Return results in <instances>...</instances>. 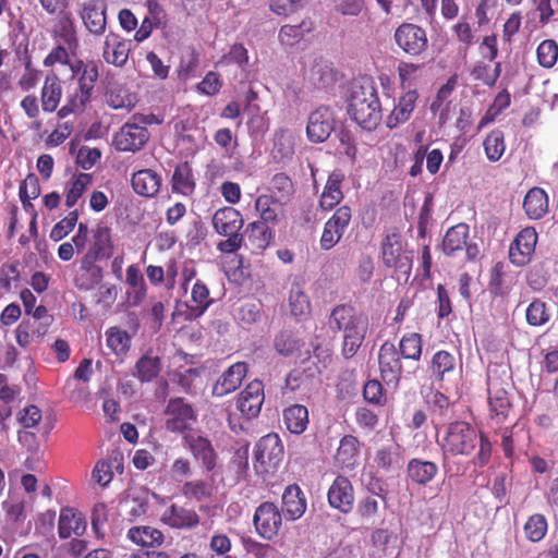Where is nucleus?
Masks as SVG:
<instances>
[{"instance_id":"f257e3e1","label":"nucleus","mask_w":558,"mask_h":558,"mask_svg":"<svg viewBox=\"0 0 558 558\" xmlns=\"http://www.w3.org/2000/svg\"><path fill=\"white\" fill-rule=\"evenodd\" d=\"M442 452V468L446 473L459 474L449 462V457L470 456L478 445V451L472 463L482 469L486 466L492 458L493 446L489 438L477 430L465 421L451 422L445 427L444 435L438 441Z\"/></svg>"},{"instance_id":"f03ea898","label":"nucleus","mask_w":558,"mask_h":558,"mask_svg":"<svg viewBox=\"0 0 558 558\" xmlns=\"http://www.w3.org/2000/svg\"><path fill=\"white\" fill-rule=\"evenodd\" d=\"M348 114L365 131L375 130L381 121V105L375 83L365 78L352 85Z\"/></svg>"},{"instance_id":"7ed1b4c3","label":"nucleus","mask_w":558,"mask_h":558,"mask_svg":"<svg viewBox=\"0 0 558 558\" xmlns=\"http://www.w3.org/2000/svg\"><path fill=\"white\" fill-rule=\"evenodd\" d=\"M71 70L77 76V87L68 93L65 104L58 110L60 119H64L72 113L83 112L90 102L99 77L98 64L94 60H77L71 65Z\"/></svg>"},{"instance_id":"20e7f679","label":"nucleus","mask_w":558,"mask_h":558,"mask_svg":"<svg viewBox=\"0 0 558 558\" xmlns=\"http://www.w3.org/2000/svg\"><path fill=\"white\" fill-rule=\"evenodd\" d=\"M214 230L226 240L217 244V250L222 254L238 252L243 243L244 235L240 232L244 226V219L240 210L231 206L217 209L211 219Z\"/></svg>"},{"instance_id":"39448f33","label":"nucleus","mask_w":558,"mask_h":558,"mask_svg":"<svg viewBox=\"0 0 558 558\" xmlns=\"http://www.w3.org/2000/svg\"><path fill=\"white\" fill-rule=\"evenodd\" d=\"M381 262L384 266L393 271L398 280H408L413 264V257L407 251L399 232H390L385 235L380 245Z\"/></svg>"},{"instance_id":"423d86ee","label":"nucleus","mask_w":558,"mask_h":558,"mask_svg":"<svg viewBox=\"0 0 558 558\" xmlns=\"http://www.w3.org/2000/svg\"><path fill=\"white\" fill-rule=\"evenodd\" d=\"M510 389L511 384L508 378L504 379L497 374H488L487 392L489 416L497 424L506 422L512 411Z\"/></svg>"},{"instance_id":"0eeeda50","label":"nucleus","mask_w":558,"mask_h":558,"mask_svg":"<svg viewBox=\"0 0 558 558\" xmlns=\"http://www.w3.org/2000/svg\"><path fill=\"white\" fill-rule=\"evenodd\" d=\"M284 458L283 444L278 434L263 436L255 446L254 469L259 474L274 473Z\"/></svg>"},{"instance_id":"6e6552de","label":"nucleus","mask_w":558,"mask_h":558,"mask_svg":"<svg viewBox=\"0 0 558 558\" xmlns=\"http://www.w3.org/2000/svg\"><path fill=\"white\" fill-rule=\"evenodd\" d=\"M393 38L397 46L411 57H420L428 50L427 32L417 24L402 23L396 28Z\"/></svg>"},{"instance_id":"1a4fd4ad","label":"nucleus","mask_w":558,"mask_h":558,"mask_svg":"<svg viewBox=\"0 0 558 558\" xmlns=\"http://www.w3.org/2000/svg\"><path fill=\"white\" fill-rule=\"evenodd\" d=\"M197 416L183 398L170 399L165 409V427L171 433L183 434L191 429Z\"/></svg>"},{"instance_id":"9d476101","label":"nucleus","mask_w":558,"mask_h":558,"mask_svg":"<svg viewBox=\"0 0 558 558\" xmlns=\"http://www.w3.org/2000/svg\"><path fill=\"white\" fill-rule=\"evenodd\" d=\"M183 446L204 471L210 473L216 469L219 456L209 438L196 433H186L183 436Z\"/></svg>"},{"instance_id":"9b49d317","label":"nucleus","mask_w":558,"mask_h":558,"mask_svg":"<svg viewBox=\"0 0 558 558\" xmlns=\"http://www.w3.org/2000/svg\"><path fill=\"white\" fill-rule=\"evenodd\" d=\"M147 128L134 121L132 116L113 136V144L119 151L136 153L149 141Z\"/></svg>"},{"instance_id":"f8f14e48","label":"nucleus","mask_w":558,"mask_h":558,"mask_svg":"<svg viewBox=\"0 0 558 558\" xmlns=\"http://www.w3.org/2000/svg\"><path fill=\"white\" fill-rule=\"evenodd\" d=\"M253 523L262 538L271 541L281 529L282 513L274 502L264 501L256 508Z\"/></svg>"},{"instance_id":"ddd939ff","label":"nucleus","mask_w":558,"mask_h":558,"mask_svg":"<svg viewBox=\"0 0 558 558\" xmlns=\"http://www.w3.org/2000/svg\"><path fill=\"white\" fill-rule=\"evenodd\" d=\"M107 8L105 0H84L78 3L77 14L92 35L100 37L106 33Z\"/></svg>"},{"instance_id":"4468645a","label":"nucleus","mask_w":558,"mask_h":558,"mask_svg":"<svg viewBox=\"0 0 558 558\" xmlns=\"http://www.w3.org/2000/svg\"><path fill=\"white\" fill-rule=\"evenodd\" d=\"M351 208L343 205L326 221L320 236V247L323 250L329 251L339 243L351 221Z\"/></svg>"},{"instance_id":"2eb2a0df","label":"nucleus","mask_w":558,"mask_h":558,"mask_svg":"<svg viewBox=\"0 0 558 558\" xmlns=\"http://www.w3.org/2000/svg\"><path fill=\"white\" fill-rule=\"evenodd\" d=\"M378 365L383 380L397 386L401 378L403 366L401 355L396 345L389 341L384 342L378 351Z\"/></svg>"},{"instance_id":"dca6fc26","label":"nucleus","mask_w":558,"mask_h":558,"mask_svg":"<svg viewBox=\"0 0 558 558\" xmlns=\"http://www.w3.org/2000/svg\"><path fill=\"white\" fill-rule=\"evenodd\" d=\"M537 232L533 227L522 229L509 247L510 262L515 266L530 263L537 243Z\"/></svg>"},{"instance_id":"f3484780","label":"nucleus","mask_w":558,"mask_h":558,"mask_svg":"<svg viewBox=\"0 0 558 558\" xmlns=\"http://www.w3.org/2000/svg\"><path fill=\"white\" fill-rule=\"evenodd\" d=\"M469 226L466 223H458L449 228L442 240V252L447 256H453L457 252L465 250L469 260L477 255V246L469 244Z\"/></svg>"},{"instance_id":"a211bd4d","label":"nucleus","mask_w":558,"mask_h":558,"mask_svg":"<svg viewBox=\"0 0 558 558\" xmlns=\"http://www.w3.org/2000/svg\"><path fill=\"white\" fill-rule=\"evenodd\" d=\"M333 129L335 117L330 108L322 106L310 114L306 134L311 142H325L330 136Z\"/></svg>"},{"instance_id":"6ab92c4d","label":"nucleus","mask_w":558,"mask_h":558,"mask_svg":"<svg viewBox=\"0 0 558 558\" xmlns=\"http://www.w3.org/2000/svg\"><path fill=\"white\" fill-rule=\"evenodd\" d=\"M132 43L120 34L110 32L106 35L102 45V59L106 63L122 68L126 64Z\"/></svg>"},{"instance_id":"aec40b11","label":"nucleus","mask_w":558,"mask_h":558,"mask_svg":"<svg viewBox=\"0 0 558 558\" xmlns=\"http://www.w3.org/2000/svg\"><path fill=\"white\" fill-rule=\"evenodd\" d=\"M327 499L329 506L341 513L351 512L354 505V488L350 480L338 475L328 489Z\"/></svg>"},{"instance_id":"412c9836","label":"nucleus","mask_w":558,"mask_h":558,"mask_svg":"<svg viewBox=\"0 0 558 558\" xmlns=\"http://www.w3.org/2000/svg\"><path fill=\"white\" fill-rule=\"evenodd\" d=\"M264 385L260 380H253L240 392L236 408L246 418L256 417L264 403Z\"/></svg>"},{"instance_id":"4be33fe9","label":"nucleus","mask_w":558,"mask_h":558,"mask_svg":"<svg viewBox=\"0 0 558 558\" xmlns=\"http://www.w3.org/2000/svg\"><path fill=\"white\" fill-rule=\"evenodd\" d=\"M57 14L58 17L51 27V35L54 39L62 40L71 53L74 54L78 49V37L72 13L65 10Z\"/></svg>"},{"instance_id":"5701e85b","label":"nucleus","mask_w":558,"mask_h":558,"mask_svg":"<svg viewBox=\"0 0 558 558\" xmlns=\"http://www.w3.org/2000/svg\"><path fill=\"white\" fill-rule=\"evenodd\" d=\"M245 245L256 254L263 253L275 238L274 230L264 221H252L247 223L244 233Z\"/></svg>"},{"instance_id":"b1692460","label":"nucleus","mask_w":558,"mask_h":558,"mask_svg":"<svg viewBox=\"0 0 558 558\" xmlns=\"http://www.w3.org/2000/svg\"><path fill=\"white\" fill-rule=\"evenodd\" d=\"M246 373V363L238 362L232 364L219 376L215 383L213 387V395L216 397H223L235 391L241 386Z\"/></svg>"},{"instance_id":"393cba45","label":"nucleus","mask_w":558,"mask_h":558,"mask_svg":"<svg viewBox=\"0 0 558 558\" xmlns=\"http://www.w3.org/2000/svg\"><path fill=\"white\" fill-rule=\"evenodd\" d=\"M113 241L111 229L105 225H97L92 230V241L85 254L92 255L100 260L109 259L113 255Z\"/></svg>"},{"instance_id":"a878e982","label":"nucleus","mask_w":558,"mask_h":558,"mask_svg":"<svg viewBox=\"0 0 558 558\" xmlns=\"http://www.w3.org/2000/svg\"><path fill=\"white\" fill-rule=\"evenodd\" d=\"M418 99L416 89H409L403 93L395 105L392 111L386 119V126L390 130L410 120Z\"/></svg>"},{"instance_id":"bb28decb","label":"nucleus","mask_w":558,"mask_h":558,"mask_svg":"<svg viewBox=\"0 0 558 558\" xmlns=\"http://www.w3.org/2000/svg\"><path fill=\"white\" fill-rule=\"evenodd\" d=\"M86 520L84 515L73 508H62L58 522V534L62 539L72 535L82 536L86 531Z\"/></svg>"},{"instance_id":"cd10ccee","label":"nucleus","mask_w":558,"mask_h":558,"mask_svg":"<svg viewBox=\"0 0 558 558\" xmlns=\"http://www.w3.org/2000/svg\"><path fill=\"white\" fill-rule=\"evenodd\" d=\"M161 521L173 529H193L199 523V515L193 509L172 504L161 517Z\"/></svg>"},{"instance_id":"c85d7f7f","label":"nucleus","mask_w":558,"mask_h":558,"mask_svg":"<svg viewBox=\"0 0 558 558\" xmlns=\"http://www.w3.org/2000/svg\"><path fill=\"white\" fill-rule=\"evenodd\" d=\"M62 82L56 73H50L45 77L40 90V106L44 112H54L62 98Z\"/></svg>"},{"instance_id":"c756f323","label":"nucleus","mask_w":558,"mask_h":558,"mask_svg":"<svg viewBox=\"0 0 558 558\" xmlns=\"http://www.w3.org/2000/svg\"><path fill=\"white\" fill-rule=\"evenodd\" d=\"M306 507V498L301 487L296 484L287 486L282 495V512L287 518L293 521L300 519Z\"/></svg>"},{"instance_id":"7c9ffc66","label":"nucleus","mask_w":558,"mask_h":558,"mask_svg":"<svg viewBox=\"0 0 558 558\" xmlns=\"http://www.w3.org/2000/svg\"><path fill=\"white\" fill-rule=\"evenodd\" d=\"M363 323L365 320L356 315L355 310L351 305L347 304L337 305L331 311L328 319L331 330L342 332L349 331Z\"/></svg>"},{"instance_id":"2f4dec72","label":"nucleus","mask_w":558,"mask_h":558,"mask_svg":"<svg viewBox=\"0 0 558 558\" xmlns=\"http://www.w3.org/2000/svg\"><path fill=\"white\" fill-rule=\"evenodd\" d=\"M363 323L365 320L356 315L355 310L351 305L347 304L337 305L331 311L328 319L331 330L342 332L349 331Z\"/></svg>"},{"instance_id":"473e14b6","label":"nucleus","mask_w":558,"mask_h":558,"mask_svg":"<svg viewBox=\"0 0 558 558\" xmlns=\"http://www.w3.org/2000/svg\"><path fill=\"white\" fill-rule=\"evenodd\" d=\"M131 183L136 194L153 197L160 190L161 177L151 169H142L132 174Z\"/></svg>"},{"instance_id":"72a5a7b5","label":"nucleus","mask_w":558,"mask_h":558,"mask_svg":"<svg viewBox=\"0 0 558 558\" xmlns=\"http://www.w3.org/2000/svg\"><path fill=\"white\" fill-rule=\"evenodd\" d=\"M437 463L421 458H413L407 464L408 477L417 485H427L438 474Z\"/></svg>"},{"instance_id":"f704fd0d","label":"nucleus","mask_w":558,"mask_h":558,"mask_svg":"<svg viewBox=\"0 0 558 558\" xmlns=\"http://www.w3.org/2000/svg\"><path fill=\"white\" fill-rule=\"evenodd\" d=\"M196 187L193 169L189 162H180L175 166L171 178L173 193L191 196Z\"/></svg>"},{"instance_id":"c9c22d12","label":"nucleus","mask_w":558,"mask_h":558,"mask_svg":"<svg viewBox=\"0 0 558 558\" xmlns=\"http://www.w3.org/2000/svg\"><path fill=\"white\" fill-rule=\"evenodd\" d=\"M343 180L344 175L340 171L329 174L319 199V205L324 210H331L342 201L341 184Z\"/></svg>"},{"instance_id":"e433bc0d","label":"nucleus","mask_w":558,"mask_h":558,"mask_svg":"<svg viewBox=\"0 0 558 558\" xmlns=\"http://www.w3.org/2000/svg\"><path fill=\"white\" fill-rule=\"evenodd\" d=\"M523 209L530 219L543 218L548 211V196L541 187L531 189L524 199Z\"/></svg>"},{"instance_id":"4c0bfd02","label":"nucleus","mask_w":558,"mask_h":558,"mask_svg":"<svg viewBox=\"0 0 558 558\" xmlns=\"http://www.w3.org/2000/svg\"><path fill=\"white\" fill-rule=\"evenodd\" d=\"M128 538L142 547H159L165 542L163 533L153 526H133L128 531Z\"/></svg>"},{"instance_id":"58836bf2","label":"nucleus","mask_w":558,"mask_h":558,"mask_svg":"<svg viewBox=\"0 0 558 558\" xmlns=\"http://www.w3.org/2000/svg\"><path fill=\"white\" fill-rule=\"evenodd\" d=\"M361 451V442L353 435H344L339 444L336 460L345 469H352L356 465Z\"/></svg>"},{"instance_id":"ea45409f","label":"nucleus","mask_w":558,"mask_h":558,"mask_svg":"<svg viewBox=\"0 0 558 558\" xmlns=\"http://www.w3.org/2000/svg\"><path fill=\"white\" fill-rule=\"evenodd\" d=\"M255 209L259 214L260 219L258 221H264L267 226L279 223L282 208L279 201L274 196L259 195L255 201Z\"/></svg>"},{"instance_id":"a19ab883","label":"nucleus","mask_w":558,"mask_h":558,"mask_svg":"<svg viewBox=\"0 0 558 558\" xmlns=\"http://www.w3.org/2000/svg\"><path fill=\"white\" fill-rule=\"evenodd\" d=\"M287 429L295 435L302 434L308 424V410L302 404H293L283 411Z\"/></svg>"},{"instance_id":"79ce46f5","label":"nucleus","mask_w":558,"mask_h":558,"mask_svg":"<svg viewBox=\"0 0 558 558\" xmlns=\"http://www.w3.org/2000/svg\"><path fill=\"white\" fill-rule=\"evenodd\" d=\"M314 29L313 22L307 19L303 20L298 25L286 24L281 26L279 31V41L284 46H294L304 39L306 34H310Z\"/></svg>"},{"instance_id":"37998d69","label":"nucleus","mask_w":558,"mask_h":558,"mask_svg":"<svg viewBox=\"0 0 558 558\" xmlns=\"http://www.w3.org/2000/svg\"><path fill=\"white\" fill-rule=\"evenodd\" d=\"M397 350L403 360L418 362L423 352L422 335L418 332L403 335Z\"/></svg>"},{"instance_id":"c03bdc74","label":"nucleus","mask_w":558,"mask_h":558,"mask_svg":"<svg viewBox=\"0 0 558 558\" xmlns=\"http://www.w3.org/2000/svg\"><path fill=\"white\" fill-rule=\"evenodd\" d=\"M303 345L304 342L290 330H281L274 338V348L282 356H292L299 353Z\"/></svg>"},{"instance_id":"a18cd8bd","label":"nucleus","mask_w":558,"mask_h":558,"mask_svg":"<svg viewBox=\"0 0 558 558\" xmlns=\"http://www.w3.org/2000/svg\"><path fill=\"white\" fill-rule=\"evenodd\" d=\"M367 331V323H363L349 331L343 332L342 355L345 359L354 356L362 345Z\"/></svg>"},{"instance_id":"49530a36","label":"nucleus","mask_w":558,"mask_h":558,"mask_svg":"<svg viewBox=\"0 0 558 558\" xmlns=\"http://www.w3.org/2000/svg\"><path fill=\"white\" fill-rule=\"evenodd\" d=\"M290 312L294 317H305L311 313V302L303 288L293 283L289 292Z\"/></svg>"},{"instance_id":"de8ad7c7","label":"nucleus","mask_w":558,"mask_h":558,"mask_svg":"<svg viewBox=\"0 0 558 558\" xmlns=\"http://www.w3.org/2000/svg\"><path fill=\"white\" fill-rule=\"evenodd\" d=\"M181 494L190 500L204 501L213 496V485L205 480L185 481Z\"/></svg>"},{"instance_id":"09e8293b","label":"nucleus","mask_w":558,"mask_h":558,"mask_svg":"<svg viewBox=\"0 0 558 558\" xmlns=\"http://www.w3.org/2000/svg\"><path fill=\"white\" fill-rule=\"evenodd\" d=\"M107 347L116 354H125L131 347V336L128 331L122 330L120 327H109L106 332Z\"/></svg>"},{"instance_id":"8fccbe9b","label":"nucleus","mask_w":558,"mask_h":558,"mask_svg":"<svg viewBox=\"0 0 558 558\" xmlns=\"http://www.w3.org/2000/svg\"><path fill=\"white\" fill-rule=\"evenodd\" d=\"M456 357L446 350L437 351L430 361V372L432 375L438 379L442 380L445 375L452 373L456 369Z\"/></svg>"},{"instance_id":"3c124183","label":"nucleus","mask_w":558,"mask_h":558,"mask_svg":"<svg viewBox=\"0 0 558 558\" xmlns=\"http://www.w3.org/2000/svg\"><path fill=\"white\" fill-rule=\"evenodd\" d=\"M92 181L93 177L89 173H78L72 178L69 182L65 194L66 207L71 208L77 203L87 187L92 184Z\"/></svg>"},{"instance_id":"603ef678","label":"nucleus","mask_w":558,"mask_h":558,"mask_svg":"<svg viewBox=\"0 0 558 558\" xmlns=\"http://www.w3.org/2000/svg\"><path fill=\"white\" fill-rule=\"evenodd\" d=\"M191 298L194 305L190 307V311L191 315L195 318L202 316L213 303V300L209 298V289L201 280L194 283Z\"/></svg>"},{"instance_id":"864d4df0","label":"nucleus","mask_w":558,"mask_h":558,"mask_svg":"<svg viewBox=\"0 0 558 558\" xmlns=\"http://www.w3.org/2000/svg\"><path fill=\"white\" fill-rule=\"evenodd\" d=\"M483 146L487 159L493 162L498 161L506 150L504 132L498 129L489 132L483 142Z\"/></svg>"},{"instance_id":"5fc2aeb1","label":"nucleus","mask_w":558,"mask_h":558,"mask_svg":"<svg viewBox=\"0 0 558 558\" xmlns=\"http://www.w3.org/2000/svg\"><path fill=\"white\" fill-rule=\"evenodd\" d=\"M310 77L318 87H328L337 81V72L327 61L319 60L311 69Z\"/></svg>"},{"instance_id":"6e6d98bb","label":"nucleus","mask_w":558,"mask_h":558,"mask_svg":"<svg viewBox=\"0 0 558 558\" xmlns=\"http://www.w3.org/2000/svg\"><path fill=\"white\" fill-rule=\"evenodd\" d=\"M126 283L135 289L132 296V305L137 306L142 304L146 296L147 287L144 277L136 265H130L126 268Z\"/></svg>"},{"instance_id":"4d7b16f0","label":"nucleus","mask_w":558,"mask_h":558,"mask_svg":"<svg viewBox=\"0 0 558 558\" xmlns=\"http://www.w3.org/2000/svg\"><path fill=\"white\" fill-rule=\"evenodd\" d=\"M161 369V362L158 356L143 355L136 362L137 377L143 383H149L156 378Z\"/></svg>"},{"instance_id":"13d9d810","label":"nucleus","mask_w":558,"mask_h":558,"mask_svg":"<svg viewBox=\"0 0 558 558\" xmlns=\"http://www.w3.org/2000/svg\"><path fill=\"white\" fill-rule=\"evenodd\" d=\"M547 520L543 514L535 513L529 517L523 530L526 538L532 543L542 541L547 533Z\"/></svg>"},{"instance_id":"bf43d9fd","label":"nucleus","mask_w":558,"mask_h":558,"mask_svg":"<svg viewBox=\"0 0 558 558\" xmlns=\"http://www.w3.org/2000/svg\"><path fill=\"white\" fill-rule=\"evenodd\" d=\"M536 57L541 66L553 68L558 60V44L554 39L543 40L536 49Z\"/></svg>"},{"instance_id":"052dcab7","label":"nucleus","mask_w":558,"mask_h":558,"mask_svg":"<svg viewBox=\"0 0 558 558\" xmlns=\"http://www.w3.org/2000/svg\"><path fill=\"white\" fill-rule=\"evenodd\" d=\"M525 318L529 325L538 327L543 326L550 319V315L545 302L535 299L530 303L525 311Z\"/></svg>"},{"instance_id":"680f3d73","label":"nucleus","mask_w":558,"mask_h":558,"mask_svg":"<svg viewBox=\"0 0 558 558\" xmlns=\"http://www.w3.org/2000/svg\"><path fill=\"white\" fill-rule=\"evenodd\" d=\"M40 194V184L38 178L34 173H29L20 184L19 195L20 199L26 209L32 206L31 201L35 199Z\"/></svg>"},{"instance_id":"e2e57ef3","label":"nucleus","mask_w":558,"mask_h":558,"mask_svg":"<svg viewBox=\"0 0 558 558\" xmlns=\"http://www.w3.org/2000/svg\"><path fill=\"white\" fill-rule=\"evenodd\" d=\"M501 64L497 62L495 68L492 69L489 64L477 63L471 74L474 80L483 82L487 86H494L500 75Z\"/></svg>"},{"instance_id":"0e129e2a","label":"nucleus","mask_w":558,"mask_h":558,"mask_svg":"<svg viewBox=\"0 0 558 558\" xmlns=\"http://www.w3.org/2000/svg\"><path fill=\"white\" fill-rule=\"evenodd\" d=\"M77 220V210L70 211L63 219L53 226L50 232V239L54 242L61 241L75 228Z\"/></svg>"},{"instance_id":"69168bd1","label":"nucleus","mask_w":558,"mask_h":558,"mask_svg":"<svg viewBox=\"0 0 558 558\" xmlns=\"http://www.w3.org/2000/svg\"><path fill=\"white\" fill-rule=\"evenodd\" d=\"M459 43H461L465 49L471 47L475 43V35L466 15H462L459 21L452 26Z\"/></svg>"},{"instance_id":"338daca9","label":"nucleus","mask_w":558,"mask_h":558,"mask_svg":"<svg viewBox=\"0 0 558 558\" xmlns=\"http://www.w3.org/2000/svg\"><path fill=\"white\" fill-rule=\"evenodd\" d=\"M221 87L222 81L220 74L214 71H209L196 86L201 94L207 96H214L218 94Z\"/></svg>"},{"instance_id":"774afa93","label":"nucleus","mask_w":558,"mask_h":558,"mask_svg":"<svg viewBox=\"0 0 558 558\" xmlns=\"http://www.w3.org/2000/svg\"><path fill=\"white\" fill-rule=\"evenodd\" d=\"M40 71L33 66L31 60L25 62L24 72L19 78V86L22 90L28 92L36 87L39 82Z\"/></svg>"}]
</instances>
